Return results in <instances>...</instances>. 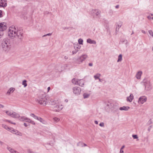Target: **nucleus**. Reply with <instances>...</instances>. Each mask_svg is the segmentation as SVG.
Returning a JSON list of instances; mask_svg holds the SVG:
<instances>
[{
	"mask_svg": "<svg viewBox=\"0 0 153 153\" xmlns=\"http://www.w3.org/2000/svg\"><path fill=\"white\" fill-rule=\"evenodd\" d=\"M8 34L10 38L17 39L19 41H21L24 37L23 30L18 29L17 27L14 26L10 27Z\"/></svg>",
	"mask_w": 153,
	"mask_h": 153,
	"instance_id": "obj_1",
	"label": "nucleus"
},
{
	"mask_svg": "<svg viewBox=\"0 0 153 153\" xmlns=\"http://www.w3.org/2000/svg\"><path fill=\"white\" fill-rule=\"evenodd\" d=\"M1 45L4 51H6L9 50L10 48L9 40L8 39H4L2 42Z\"/></svg>",
	"mask_w": 153,
	"mask_h": 153,
	"instance_id": "obj_2",
	"label": "nucleus"
},
{
	"mask_svg": "<svg viewBox=\"0 0 153 153\" xmlns=\"http://www.w3.org/2000/svg\"><path fill=\"white\" fill-rule=\"evenodd\" d=\"M105 104L108 108L112 109H116L118 110L119 107L118 105H114L113 101L112 100H109L106 101L105 102Z\"/></svg>",
	"mask_w": 153,
	"mask_h": 153,
	"instance_id": "obj_3",
	"label": "nucleus"
},
{
	"mask_svg": "<svg viewBox=\"0 0 153 153\" xmlns=\"http://www.w3.org/2000/svg\"><path fill=\"white\" fill-rule=\"evenodd\" d=\"M89 13L94 17L98 18L100 16L101 11L98 9H92L90 11Z\"/></svg>",
	"mask_w": 153,
	"mask_h": 153,
	"instance_id": "obj_4",
	"label": "nucleus"
},
{
	"mask_svg": "<svg viewBox=\"0 0 153 153\" xmlns=\"http://www.w3.org/2000/svg\"><path fill=\"white\" fill-rule=\"evenodd\" d=\"M47 98L45 94L40 96L37 100L41 105H45L46 104Z\"/></svg>",
	"mask_w": 153,
	"mask_h": 153,
	"instance_id": "obj_5",
	"label": "nucleus"
},
{
	"mask_svg": "<svg viewBox=\"0 0 153 153\" xmlns=\"http://www.w3.org/2000/svg\"><path fill=\"white\" fill-rule=\"evenodd\" d=\"M88 56L86 54H83L78 58L76 60V63L80 64L87 58Z\"/></svg>",
	"mask_w": 153,
	"mask_h": 153,
	"instance_id": "obj_6",
	"label": "nucleus"
},
{
	"mask_svg": "<svg viewBox=\"0 0 153 153\" xmlns=\"http://www.w3.org/2000/svg\"><path fill=\"white\" fill-rule=\"evenodd\" d=\"M73 93L76 95H78L80 94L81 91L80 88L79 87H75L73 88Z\"/></svg>",
	"mask_w": 153,
	"mask_h": 153,
	"instance_id": "obj_7",
	"label": "nucleus"
},
{
	"mask_svg": "<svg viewBox=\"0 0 153 153\" xmlns=\"http://www.w3.org/2000/svg\"><path fill=\"white\" fill-rule=\"evenodd\" d=\"M63 108V106L62 105H56L53 106L54 111L58 112L61 110Z\"/></svg>",
	"mask_w": 153,
	"mask_h": 153,
	"instance_id": "obj_8",
	"label": "nucleus"
},
{
	"mask_svg": "<svg viewBox=\"0 0 153 153\" xmlns=\"http://www.w3.org/2000/svg\"><path fill=\"white\" fill-rule=\"evenodd\" d=\"M147 99L146 97L145 96L141 97L138 99V102L139 103L143 104L146 101Z\"/></svg>",
	"mask_w": 153,
	"mask_h": 153,
	"instance_id": "obj_9",
	"label": "nucleus"
},
{
	"mask_svg": "<svg viewBox=\"0 0 153 153\" xmlns=\"http://www.w3.org/2000/svg\"><path fill=\"white\" fill-rule=\"evenodd\" d=\"M145 86V90L146 91H149L152 89L151 85L150 82H147L144 84Z\"/></svg>",
	"mask_w": 153,
	"mask_h": 153,
	"instance_id": "obj_10",
	"label": "nucleus"
},
{
	"mask_svg": "<svg viewBox=\"0 0 153 153\" xmlns=\"http://www.w3.org/2000/svg\"><path fill=\"white\" fill-rule=\"evenodd\" d=\"M7 26L6 24L4 23H0V31H3L7 28Z\"/></svg>",
	"mask_w": 153,
	"mask_h": 153,
	"instance_id": "obj_11",
	"label": "nucleus"
},
{
	"mask_svg": "<svg viewBox=\"0 0 153 153\" xmlns=\"http://www.w3.org/2000/svg\"><path fill=\"white\" fill-rule=\"evenodd\" d=\"M122 22L120 21H119L116 24V32L117 33L119 31V28L121 27L122 25Z\"/></svg>",
	"mask_w": 153,
	"mask_h": 153,
	"instance_id": "obj_12",
	"label": "nucleus"
},
{
	"mask_svg": "<svg viewBox=\"0 0 153 153\" xmlns=\"http://www.w3.org/2000/svg\"><path fill=\"white\" fill-rule=\"evenodd\" d=\"M6 0H0V7H4L7 6Z\"/></svg>",
	"mask_w": 153,
	"mask_h": 153,
	"instance_id": "obj_13",
	"label": "nucleus"
},
{
	"mask_svg": "<svg viewBox=\"0 0 153 153\" xmlns=\"http://www.w3.org/2000/svg\"><path fill=\"white\" fill-rule=\"evenodd\" d=\"M10 132H12L16 135H18L20 136H21L22 135V134L21 132H19L17 130L14 129L13 128V130H11Z\"/></svg>",
	"mask_w": 153,
	"mask_h": 153,
	"instance_id": "obj_14",
	"label": "nucleus"
},
{
	"mask_svg": "<svg viewBox=\"0 0 153 153\" xmlns=\"http://www.w3.org/2000/svg\"><path fill=\"white\" fill-rule=\"evenodd\" d=\"M1 126L2 127L7 130L8 131H10V132L11 130H13L12 128L9 127L7 126L5 124H2Z\"/></svg>",
	"mask_w": 153,
	"mask_h": 153,
	"instance_id": "obj_15",
	"label": "nucleus"
},
{
	"mask_svg": "<svg viewBox=\"0 0 153 153\" xmlns=\"http://www.w3.org/2000/svg\"><path fill=\"white\" fill-rule=\"evenodd\" d=\"M11 117L15 118H19L20 117V115L18 114L15 112H12Z\"/></svg>",
	"mask_w": 153,
	"mask_h": 153,
	"instance_id": "obj_16",
	"label": "nucleus"
},
{
	"mask_svg": "<svg viewBox=\"0 0 153 153\" xmlns=\"http://www.w3.org/2000/svg\"><path fill=\"white\" fill-rule=\"evenodd\" d=\"M78 83H77V85L81 86H83L84 85V81L83 79H78Z\"/></svg>",
	"mask_w": 153,
	"mask_h": 153,
	"instance_id": "obj_17",
	"label": "nucleus"
},
{
	"mask_svg": "<svg viewBox=\"0 0 153 153\" xmlns=\"http://www.w3.org/2000/svg\"><path fill=\"white\" fill-rule=\"evenodd\" d=\"M134 98L133 95L132 94H131L130 96L128 97L127 98V101L130 102H131Z\"/></svg>",
	"mask_w": 153,
	"mask_h": 153,
	"instance_id": "obj_18",
	"label": "nucleus"
},
{
	"mask_svg": "<svg viewBox=\"0 0 153 153\" xmlns=\"http://www.w3.org/2000/svg\"><path fill=\"white\" fill-rule=\"evenodd\" d=\"M87 42L90 44H96V42L95 41L92 40L91 39H87Z\"/></svg>",
	"mask_w": 153,
	"mask_h": 153,
	"instance_id": "obj_19",
	"label": "nucleus"
},
{
	"mask_svg": "<svg viewBox=\"0 0 153 153\" xmlns=\"http://www.w3.org/2000/svg\"><path fill=\"white\" fill-rule=\"evenodd\" d=\"M7 149L11 153H17L18 152L15 151L11 147L7 146Z\"/></svg>",
	"mask_w": 153,
	"mask_h": 153,
	"instance_id": "obj_20",
	"label": "nucleus"
},
{
	"mask_svg": "<svg viewBox=\"0 0 153 153\" xmlns=\"http://www.w3.org/2000/svg\"><path fill=\"white\" fill-rule=\"evenodd\" d=\"M130 108L128 106H123L122 107H120L119 108L120 110L121 111H128L129 109H130Z\"/></svg>",
	"mask_w": 153,
	"mask_h": 153,
	"instance_id": "obj_21",
	"label": "nucleus"
},
{
	"mask_svg": "<svg viewBox=\"0 0 153 153\" xmlns=\"http://www.w3.org/2000/svg\"><path fill=\"white\" fill-rule=\"evenodd\" d=\"M142 72L141 71H138L136 74V78L138 79H140L141 78V76L142 74Z\"/></svg>",
	"mask_w": 153,
	"mask_h": 153,
	"instance_id": "obj_22",
	"label": "nucleus"
},
{
	"mask_svg": "<svg viewBox=\"0 0 153 153\" xmlns=\"http://www.w3.org/2000/svg\"><path fill=\"white\" fill-rule=\"evenodd\" d=\"M15 89L14 88H10L7 92V94L9 95L12 93L15 90Z\"/></svg>",
	"mask_w": 153,
	"mask_h": 153,
	"instance_id": "obj_23",
	"label": "nucleus"
},
{
	"mask_svg": "<svg viewBox=\"0 0 153 153\" xmlns=\"http://www.w3.org/2000/svg\"><path fill=\"white\" fill-rule=\"evenodd\" d=\"M101 76V74L99 73H97L95 75H94V78L95 80L99 79L100 77Z\"/></svg>",
	"mask_w": 153,
	"mask_h": 153,
	"instance_id": "obj_24",
	"label": "nucleus"
},
{
	"mask_svg": "<svg viewBox=\"0 0 153 153\" xmlns=\"http://www.w3.org/2000/svg\"><path fill=\"white\" fill-rule=\"evenodd\" d=\"M78 79L74 78L72 79V82L73 84L77 85V83H78Z\"/></svg>",
	"mask_w": 153,
	"mask_h": 153,
	"instance_id": "obj_25",
	"label": "nucleus"
},
{
	"mask_svg": "<svg viewBox=\"0 0 153 153\" xmlns=\"http://www.w3.org/2000/svg\"><path fill=\"white\" fill-rule=\"evenodd\" d=\"M90 94L87 93H85L83 94V96L85 99L88 98Z\"/></svg>",
	"mask_w": 153,
	"mask_h": 153,
	"instance_id": "obj_26",
	"label": "nucleus"
},
{
	"mask_svg": "<svg viewBox=\"0 0 153 153\" xmlns=\"http://www.w3.org/2000/svg\"><path fill=\"white\" fill-rule=\"evenodd\" d=\"M122 59V55L121 54H120L118 56V59L117 60V62H120L121 61Z\"/></svg>",
	"mask_w": 153,
	"mask_h": 153,
	"instance_id": "obj_27",
	"label": "nucleus"
},
{
	"mask_svg": "<svg viewBox=\"0 0 153 153\" xmlns=\"http://www.w3.org/2000/svg\"><path fill=\"white\" fill-rule=\"evenodd\" d=\"M77 146L83 147V143L82 142H79L77 143Z\"/></svg>",
	"mask_w": 153,
	"mask_h": 153,
	"instance_id": "obj_28",
	"label": "nucleus"
},
{
	"mask_svg": "<svg viewBox=\"0 0 153 153\" xmlns=\"http://www.w3.org/2000/svg\"><path fill=\"white\" fill-rule=\"evenodd\" d=\"M5 112L9 116L12 117L13 112H11L9 111H5Z\"/></svg>",
	"mask_w": 153,
	"mask_h": 153,
	"instance_id": "obj_29",
	"label": "nucleus"
},
{
	"mask_svg": "<svg viewBox=\"0 0 153 153\" xmlns=\"http://www.w3.org/2000/svg\"><path fill=\"white\" fill-rule=\"evenodd\" d=\"M27 81L25 80H24L23 81L22 84L24 85L25 87H26L27 85V84L26 83Z\"/></svg>",
	"mask_w": 153,
	"mask_h": 153,
	"instance_id": "obj_30",
	"label": "nucleus"
},
{
	"mask_svg": "<svg viewBox=\"0 0 153 153\" xmlns=\"http://www.w3.org/2000/svg\"><path fill=\"white\" fill-rule=\"evenodd\" d=\"M74 48L75 49V50L73 51H72V53L73 54H76L77 52L79 51V48L78 49H77V50H76L75 47H74Z\"/></svg>",
	"mask_w": 153,
	"mask_h": 153,
	"instance_id": "obj_31",
	"label": "nucleus"
},
{
	"mask_svg": "<svg viewBox=\"0 0 153 153\" xmlns=\"http://www.w3.org/2000/svg\"><path fill=\"white\" fill-rule=\"evenodd\" d=\"M121 42H122L123 43L125 44H126L128 43L127 40L125 39H122V40Z\"/></svg>",
	"mask_w": 153,
	"mask_h": 153,
	"instance_id": "obj_32",
	"label": "nucleus"
},
{
	"mask_svg": "<svg viewBox=\"0 0 153 153\" xmlns=\"http://www.w3.org/2000/svg\"><path fill=\"white\" fill-rule=\"evenodd\" d=\"M26 117H24V116H22L20 118V120L21 121H25V119L26 118Z\"/></svg>",
	"mask_w": 153,
	"mask_h": 153,
	"instance_id": "obj_33",
	"label": "nucleus"
},
{
	"mask_svg": "<svg viewBox=\"0 0 153 153\" xmlns=\"http://www.w3.org/2000/svg\"><path fill=\"white\" fill-rule=\"evenodd\" d=\"M83 42V40L81 39H80L78 40V42L79 44L82 45Z\"/></svg>",
	"mask_w": 153,
	"mask_h": 153,
	"instance_id": "obj_34",
	"label": "nucleus"
},
{
	"mask_svg": "<svg viewBox=\"0 0 153 153\" xmlns=\"http://www.w3.org/2000/svg\"><path fill=\"white\" fill-rule=\"evenodd\" d=\"M53 120L54 121L57 122L59 121V119L57 117H54L53 118Z\"/></svg>",
	"mask_w": 153,
	"mask_h": 153,
	"instance_id": "obj_35",
	"label": "nucleus"
},
{
	"mask_svg": "<svg viewBox=\"0 0 153 153\" xmlns=\"http://www.w3.org/2000/svg\"><path fill=\"white\" fill-rule=\"evenodd\" d=\"M108 13L110 15H112L113 13V12L112 10L111 9L110 10L108 11Z\"/></svg>",
	"mask_w": 153,
	"mask_h": 153,
	"instance_id": "obj_36",
	"label": "nucleus"
},
{
	"mask_svg": "<svg viewBox=\"0 0 153 153\" xmlns=\"http://www.w3.org/2000/svg\"><path fill=\"white\" fill-rule=\"evenodd\" d=\"M25 118V121H26V122H28V123H30L31 120H30V119L27 118L26 117Z\"/></svg>",
	"mask_w": 153,
	"mask_h": 153,
	"instance_id": "obj_37",
	"label": "nucleus"
},
{
	"mask_svg": "<svg viewBox=\"0 0 153 153\" xmlns=\"http://www.w3.org/2000/svg\"><path fill=\"white\" fill-rule=\"evenodd\" d=\"M149 34L151 35L153 37V31L152 30H149Z\"/></svg>",
	"mask_w": 153,
	"mask_h": 153,
	"instance_id": "obj_38",
	"label": "nucleus"
},
{
	"mask_svg": "<svg viewBox=\"0 0 153 153\" xmlns=\"http://www.w3.org/2000/svg\"><path fill=\"white\" fill-rule=\"evenodd\" d=\"M5 121L6 122H7L10 123H11V124H16V123H13V122H12L10 120H5Z\"/></svg>",
	"mask_w": 153,
	"mask_h": 153,
	"instance_id": "obj_39",
	"label": "nucleus"
},
{
	"mask_svg": "<svg viewBox=\"0 0 153 153\" xmlns=\"http://www.w3.org/2000/svg\"><path fill=\"white\" fill-rule=\"evenodd\" d=\"M152 122L151 120V119H150L148 122L147 123V124L148 125H150L151 124H152Z\"/></svg>",
	"mask_w": 153,
	"mask_h": 153,
	"instance_id": "obj_40",
	"label": "nucleus"
},
{
	"mask_svg": "<svg viewBox=\"0 0 153 153\" xmlns=\"http://www.w3.org/2000/svg\"><path fill=\"white\" fill-rule=\"evenodd\" d=\"M132 137L134 139H137L138 138V137L137 135H132Z\"/></svg>",
	"mask_w": 153,
	"mask_h": 153,
	"instance_id": "obj_41",
	"label": "nucleus"
},
{
	"mask_svg": "<svg viewBox=\"0 0 153 153\" xmlns=\"http://www.w3.org/2000/svg\"><path fill=\"white\" fill-rule=\"evenodd\" d=\"M36 120H38L40 122H42V119L40 117H38V119H37ZM43 121H44V120H43Z\"/></svg>",
	"mask_w": 153,
	"mask_h": 153,
	"instance_id": "obj_42",
	"label": "nucleus"
},
{
	"mask_svg": "<svg viewBox=\"0 0 153 153\" xmlns=\"http://www.w3.org/2000/svg\"><path fill=\"white\" fill-rule=\"evenodd\" d=\"M51 35H52V33H48V34L44 35L43 36V37H45V36H51Z\"/></svg>",
	"mask_w": 153,
	"mask_h": 153,
	"instance_id": "obj_43",
	"label": "nucleus"
},
{
	"mask_svg": "<svg viewBox=\"0 0 153 153\" xmlns=\"http://www.w3.org/2000/svg\"><path fill=\"white\" fill-rule=\"evenodd\" d=\"M3 35V31H0V38H1Z\"/></svg>",
	"mask_w": 153,
	"mask_h": 153,
	"instance_id": "obj_44",
	"label": "nucleus"
},
{
	"mask_svg": "<svg viewBox=\"0 0 153 153\" xmlns=\"http://www.w3.org/2000/svg\"><path fill=\"white\" fill-rule=\"evenodd\" d=\"M152 127V126H150L149 127H148V131L149 132L150 131Z\"/></svg>",
	"mask_w": 153,
	"mask_h": 153,
	"instance_id": "obj_45",
	"label": "nucleus"
},
{
	"mask_svg": "<svg viewBox=\"0 0 153 153\" xmlns=\"http://www.w3.org/2000/svg\"><path fill=\"white\" fill-rule=\"evenodd\" d=\"M3 16L2 13V11L1 10H0V18L2 17Z\"/></svg>",
	"mask_w": 153,
	"mask_h": 153,
	"instance_id": "obj_46",
	"label": "nucleus"
},
{
	"mask_svg": "<svg viewBox=\"0 0 153 153\" xmlns=\"http://www.w3.org/2000/svg\"><path fill=\"white\" fill-rule=\"evenodd\" d=\"M100 126L101 127H104V124L103 123H100L99 124Z\"/></svg>",
	"mask_w": 153,
	"mask_h": 153,
	"instance_id": "obj_47",
	"label": "nucleus"
},
{
	"mask_svg": "<svg viewBox=\"0 0 153 153\" xmlns=\"http://www.w3.org/2000/svg\"><path fill=\"white\" fill-rule=\"evenodd\" d=\"M30 123H31L33 125H35V122L33 121H32L31 120L30 121Z\"/></svg>",
	"mask_w": 153,
	"mask_h": 153,
	"instance_id": "obj_48",
	"label": "nucleus"
},
{
	"mask_svg": "<svg viewBox=\"0 0 153 153\" xmlns=\"http://www.w3.org/2000/svg\"><path fill=\"white\" fill-rule=\"evenodd\" d=\"M33 118L36 119H38V117H37V116H36L35 115V116H34Z\"/></svg>",
	"mask_w": 153,
	"mask_h": 153,
	"instance_id": "obj_49",
	"label": "nucleus"
},
{
	"mask_svg": "<svg viewBox=\"0 0 153 153\" xmlns=\"http://www.w3.org/2000/svg\"><path fill=\"white\" fill-rule=\"evenodd\" d=\"M88 65L90 66H93V63H89L88 64Z\"/></svg>",
	"mask_w": 153,
	"mask_h": 153,
	"instance_id": "obj_50",
	"label": "nucleus"
},
{
	"mask_svg": "<svg viewBox=\"0 0 153 153\" xmlns=\"http://www.w3.org/2000/svg\"><path fill=\"white\" fill-rule=\"evenodd\" d=\"M4 107V106L1 104H0V108H3Z\"/></svg>",
	"mask_w": 153,
	"mask_h": 153,
	"instance_id": "obj_51",
	"label": "nucleus"
},
{
	"mask_svg": "<svg viewBox=\"0 0 153 153\" xmlns=\"http://www.w3.org/2000/svg\"><path fill=\"white\" fill-rule=\"evenodd\" d=\"M99 82H102V81H103V79H99Z\"/></svg>",
	"mask_w": 153,
	"mask_h": 153,
	"instance_id": "obj_52",
	"label": "nucleus"
},
{
	"mask_svg": "<svg viewBox=\"0 0 153 153\" xmlns=\"http://www.w3.org/2000/svg\"><path fill=\"white\" fill-rule=\"evenodd\" d=\"M123 151L122 150V149H120V153H123Z\"/></svg>",
	"mask_w": 153,
	"mask_h": 153,
	"instance_id": "obj_53",
	"label": "nucleus"
},
{
	"mask_svg": "<svg viewBox=\"0 0 153 153\" xmlns=\"http://www.w3.org/2000/svg\"><path fill=\"white\" fill-rule=\"evenodd\" d=\"M142 32L144 34H145L146 33V31L144 30H141Z\"/></svg>",
	"mask_w": 153,
	"mask_h": 153,
	"instance_id": "obj_54",
	"label": "nucleus"
},
{
	"mask_svg": "<svg viewBox=\"0 0 153 153\" xmlns=\"http://www.w3.org/2000/svg\"><path fill=\"white\" fill-rule=\"evenodd\" d=\"M30 115L32 117H33L34 116H35V114H31Z\"/></svg>",
	"mask_w": 153,
	"mask_h": 153,
	"instance_id": "obj_55",
	"label": "nucleus"
},
{
	"mask_svg": "<svg viewBox=\"0 0 153 153\" xmlns=\"http://www.w3.org/2000/svg\"><path fill=\"white\" fill-rule=\"evenodd\" d=\"M0 144L1 145H2L4 144V143L0 141Z\"/></svg>",
	"mask_w": 153,
	"mask_h": 153,
	"instance_id": "obj_56",
	"label": "nucleus"
},
{
	"mask_svg": "<svg viewBox=\"0 0 153 153\" xmlns=\"http://www.w3.org/2000/svg\"><path fill=\"white\" fill-rule=\"evenodd\" d=\"M119 5H117L116 6H115V8H118L119 7Z\"/></svg>",
	"mask_w": 153,
	"mask_h": 153,
	"instance_id": "obj_57",
	"label": "nucleus"
},
{
	"mask_svg": "<svg viewBox=\"0 0 153 153\" xmlns=\"http://www.w3.org/2000/svg\"><path fill=\"white\" fill-rule=\"evenodd\" d=\"M24 125L25 127H27V124L26 123H24Z\"/></svg>",
	"mask_w": 153,
	"mask_h": 153,
	"instance_id": "obj_58",
	"label": "nucleus"
},
{
	"mask_svg": "<svg viewBox=\"0 0 153 153\" xmlns=\"http://www.w3.org/2000/svg\"><path fill=\"white\" fill-rule=\"evenodd\" d=\"M64 58H65V59H68V57L67 56H65L64 57Z\"/></svg>",
	"mask_w": 153,
	"mask_h": 153,
	"instance_id": "obj_59",
	"label": "nucleus"
},
{
	"mask_svg": "<svg viewBox=\"0 0 153 153\" xmlns=\"http://www.w3.org/2000/svg\"><path fill=\"white\" fill-rule=\"evenodd\" d=\"M147 18L149 19H150L152 18L151 16H149L147 17Z\"/></svg>",
	"mask_w": 153,
	"mask_h": 153,
	"instance_id": "obj_60",
	"label": "nucleus"
},
{
	"mask_svg": "<svg viewBox=\"0 0 153 153\" xmlns=\"http://www.w3.org/2000/svg\"><path fill=\"white\" fill-rule=\"evenodd\" d=\"M94 123H95V124H97L98 123V122L97 121H94Z\"/></svg>",
	"mask_w": 153,
	"mask_h": 153,
	"instance_id": "obj_61",
	"label": "nucleus"
},
{
	"mask_svg": "<svg viewBox=\"0 0 153 153\" xmlns=\"http://www.w3.org/2000/svg\"><path fill=\"white\" fill-rule=\"evenodd\" d=\"M50 89H51V88L50 87H48V91H49L50 90Z\"/></svg>",
	"mask_w": 153,
	"mask_h": 153,
	"instance_id": "obj_62",
	"label": "nucleus"
},
{
	"mask_svg": "<svg viewBox=\"0 0 153 153\" xmlns=\"http://www.w3.org/2000/svg\"><path fill=\"white\" fill-rule=\"evenodd\" d=\"M87 145L86 144L84 143H83V147L84 146H87Z\"/></svg>",
	"mask_w": 153,
	"mask_h": 153,
	"instance_id": "obj_63",
	"label": "nucleus"
},
{
	"mask_svg": "<svg viewBox=\"0 0 153 153\" xmlns=\"http://www.w3.org/2000/svg\"><path fill=\"white\" fill-rule=\"evenodd\" d=\"M125 147V146H122V147H121V149H123Z\"/></svg>",
	"mask_w": 153,
	"mask_h": 153,
	"instance_id": "obj_64",
	"label": "nucleus"
}]
</instances>
